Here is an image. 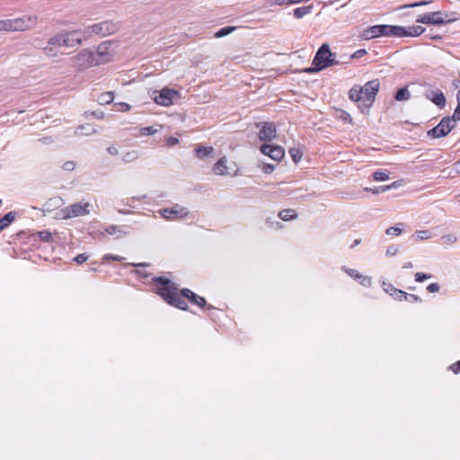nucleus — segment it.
<instances>
[{
    "mask_svg": "<svg viewBox=\"0 0 460 460\" xmlns=\"http://www.w3.org/2000/svg\"><path fill=\"white\" fill-rule=\"evenodd\" d=\"M430 278H431V275L426 274V273H422V272H417L415 274V280L417 282H422V281H424L426 279H429Z\"/></svg>",
    "mask_w": 460,
    "mask_h": 460,
    "instance_id": "nucleus-42",
    "label": "nucleus"
},
{
    "mask_svg": "<svg viewBox=\"0 0 460 460\" xmlns=\"http://www.w3.org/2000/svg\"><path fill=\"white\" fill-rule=\"evenodd\" d=\"M119 29V22H113L111 20H106V21H102L98 23L89 25V26L85 27L84 29V31L86 39H89L90 37H92L93 35H98V36H102V37L111 35V34H113L116 31H118Z\"/></svg>",
    "mask_w": 460,
    "mask_h": 460,
    "instance_id": "nucleus-4",
    "label": "nucleus"
},
{
    "mask_svg": "<svg viewBox=\"0 0 460 460\" xmlns=\"http://www.w3.org/2000/svg\"><path fill=\"white\" fill-rule=\"evenodd\" d=\"M430 3H431V0L415 2V3H412V4H409L402 5V6L400 7V9H405V8H412V7L422 6V5L429 4H430Z\"/></svg>",
    "mask_w": 460,
    "mask_h": 460,
    "instance_id": "nucleus-38",
    "label": "nucleus"
},
{
    "mask_svg": "<svg viewBox=\"0 0 460 460\" xmlns=\"http://www.w3.org/2000/svg\"><path fill=\"white\" fill-rule=\"evenodd\" d=\"M262 171L264 173H267V174L271 173L274 171V165L266 164L263 165Z\"/></svg>",
    "mask_w": 460,
    "mask_h": 460,
    "instance_id": "nucleus-52",
    "label": "nucleus"
},
{
    "mask_svg": "<svg viewBox=\"0 0 460 460\" xmlns=\"http://www.w3.org/2000/svg\"><path fill=\"white\" fill-rule=\"evenodd\" d=\"M151 96L155 103L167 107L172 104L173 100L179 96V93L173 89L164 88L159 92L154 91Z\"/></svg>",
    "mask_w": 460,
    "mask_h": 460,
    "instance_id": "nucleus-8",
    "label": "nucleus"
},
{
    "mask_svg": "<svg viewBox=\"0 0 460 460\" xmlns=\"http://www.w3.org/2000/svg\"><path fill=\"white\" fill-rule=\"evenodd\" d=\"M157 213L165 220H179L186 217L189 210L185 207L175 204L172 208L159 209Z\"/></svg>",
    "mask_w": 460,
    "mask_h": 460,
    "instance_id": "nucleus-9",
    "label": "nucleus"
},
{
    "mask_svg": "<svg viewBox=\"0 0 460 460\" xmlns=\"http://www.w3.org/2000/svg\"><path fill=\"white\" fill-rule=\"evenodd\" d=\"M236 29H237V27H235V26L224 27L215 33V37L222 38V37L227 36L230 33L234 32Z\"/></svg>",
    "mask_w": 460,
    "mask_h": 460,
    "instance_id": "nucleus-32",
    "label": "nucleus"
},
{
    "mask_svg": "<svg viewBox=\"0 0 460 460\" xmlns=\"http://www.w3.org/2000/svg\"><path fill=\"white\" fill-rule=\"evenodd\" d=\"M398 252L397 246H390L386 250V255L394 256Z\"/></svg>",
    "mask_w": 460,
    "mask_h": 460,
    "instance_id": "nucleus-54",
    "label": "nucleus"
},
{
    "mask_svg": "<svg viewBox=\"0 0 460 460\" xmlns=\"http://www.w3.org/2000/svg\"><path fill=\"white\" fill-rule=\"evenodd\" d=\"M88 259V256L85 254V253H81L79 255H77L76 257H75L74 261L77 263V264H82L84 263V261H86Z\"/></svg>",
    "mask_w": 460,
    "mask_h": 460,
    "instance_id": "nucleus-46",
    "label": "nucleus"
},
{
    "mask_svg": "<svg viewBox=\"0 0 460 460\" xmlns=\"http://www.w3.org/2000/svg\"><path fill=\"white\" fill-rule=\"evenodd\" d=\"M340 118L343 120V121H346V122H351L352 121V119L350 117V115L346 112V111H341V114L340 116Z\"/></svg>",
    "mask_w": 460,
    "mask_h": 460,
    "instance_id": "nucleus-55",
    "label": "nucleus"
},
{
    "mask_svg": "<svg viewBox=\"0 0 460 460\" xmlns=\"http://www.w3.org/2000/svg\"><path fill=\"white\" fill-rule=\"evenodd\" d=\"M450 368L455 372V373H458L460 372V360L455 364V365H452L450 367Z\"/></svg>",
    "mask_w": 460,
    "mask_h": 460,
    "instance_id": "nucleus-61",
    "label": "nucleus"
},
{
    "mask_svg": "<svg viewBox=\"0 0 460 460\" xmlns=\"http://www.w3.org/2000/svg\"><path fill=\"white\" fill-rule=\"evenodd\" d=\"M279 218H281L284 221H289V220L296 218L297 214H296V210L288 208V209H283V210L279 211Z\"/></svg>",
    "mask_w": 460,
    "mask_h": 460,
    "instance_id": "nucleus-24",
    "label": "nucleus"
},
{
    "mask_svg": "<svg viewBox=\"0 0 460 460\" xmlns=\"http://www.w3.org/2000/svg\"><path fill=\"white\" fill-rule=\"evenodd\" d=\"M397 186V182H394L390 185L382 186V190H389L391 189H394Z\"/></svg>",
    "mask_w": 460,
    "mask_h": 460,
    "instance_id": "nucleus-62",
    "label": "nucleus"
},
{
    "mask_svg": "<svg viewBox=\"0 0 460 460\" xmlns=\"http://www.w3.org/2000/svg\"><path fill=\"white\" fill-rule=\"evenodd\" d=\"M257 127H261L259 131V139L261 141L270 142L276 137L277 132L273 123L263 122L261 124H257Z\"/></svg>",
    "mask_w": 460,
    "mask_h": 460,
    "instance_id": "nucleus-12",
    "label": "nucleus"
},
{
    "mask_svg": "<svg viewBox=\"0 0 460 460\" xmlns=\"http://www.w3.org/2000/svg\"><path fill=\"white\" fill-rule=\"evenodd\" d=\"M105 231L109 234H115L117 233H120V230L119 229V227L117 226H109Z\"/></svg>",
    "mask_w": 460,
    "mask_h": 460,
    "instance_id": "nucleus-49",
    "label": "nucleus"
},
{
    "mask_svg": "<svg viewBox=\"0 0 460 460\" xmlns=\"http://www.w3.org/2000/svg\"><path fill=\"white\" fill-rule=\"evenodd\" d=\"M107 152L111 155H116L119 154V150L115 146H111L107 148Z\"/></svg>",
    "mask_w": 460,
    "mask_h": 460,
    "instance_id": "nucleus-58",
    "label": "nucleus"
},
{
    "mask_svg": "<svg viewBox=\"0 0 460 460\" xmlns=\"http://www.w3.org/2000/svg\"><path fill=\"white\" fill-rule=\"evenodd\" d=\"M10 20L0 21V31H11Z\"/></svg>",
    "mask_w": 460,
    "mask_h": 460,
    "instance_id": "nucleus-41",
    "label": "nucleus"
},
{
    "mask_svg": "<svg viewBox=\"0 0 460 460\" xmlns=\"http://www.w3.org/2000/svg\"><path fill=\"white\" fill-rule=\"evenodd\" d=\"M447 177L454 178L460 175V160L452 164L451 167L446 168L442 171Z\"/></svg>",
    "mask_w": 460,
    "mask_h": 460,
    "instance_id": "nucleus-22",
    "label": "nucleus"
},
{
    "mask_svg": "<svg viewBox=\"0 0 460 460\" xmlns=\"http://www.w3.org/2000/svg\"><path fill=\"white\" fill-rule=\"evenodd\" d=\"M36 23V17L23 16L22 18L10 20L12 24L11 31H25Z\"/></svg>",
    "mask_w": 460,
    "mask_h": 460,
    "instance_id": "nucleus-13",
    "label": "nucleus"
},
{
    "mask_svg": "<svg viewBox=\"0 0 460 460\" xmlns=\"http://www.w3.org/2000/svg\"><path fill=\"white\" fill-rule=\"evenodd\" d=\"M178 142H179V140L176 137H170L167 138V144L169 146H174V145L178 144Z\"/></svg>",
    "mask_w": 460,
    "mask_h": 460,
    "instance_id": "nucleus-60",
    "label": "nucleus"
},
{
    "mask_svg": "<svg viewBox=\"0 0 460 460\" xmlns=\"http://www.w3.org/2000/svg\"><path fill=\"white\" fill-rule=\"evenodd\" d=\"M90 203L77 202L61 209L59 216L64 219L84 216L90 213Z\"/></svg>",
    "mask_w": 460,
    "mask_h": 460,
    "instance_id": "nucleus-6",
    "label": "nucleus"
},
{
    "mask_svg": "<svg viewBox=\"0 0 460 460\" xmlns=\"http://www.w3.org/2000/svg\"><path fill=\"white\" fill-rule=\"evenodd\" d=\"M456 126V120L452 117H445L438 126L428 131V136L434 138L446 137Z\"/></svg>",
    "mask_w": 460,
    "mask_h": 460,
    "instance_id": "nucleus-7",
    "label": "nucleus"
},
{
    "mask_svg": "<svg viewBox=\"0 0 460 460\" xmlns=\"http://www.w3.org/2000/svg\"><path fill=\"white\" fill-rule=\"evenodd\" d=\"M409 302H421V298L414 294H408V299H406Z\"/></svg>",
    "mask_w": 460,
    "mask_h": 460,
    "instance_id": "nucleus-56",
    "label": "nucleus"
},
{
    "mask_svg": "<svg viewBox=\"0 0 460 460\" xmlns=\"http://www.w3.org/2000/svg\"><path fill=\"white\" fill-rule=\"evenodd\" d=\"M343 270H345V272H347L351 278H354V279H358V277H359V273L354 270V269H346V268H343Z\"/></svg>",
    "mask_w": 460,
    "mask_h": 460,
    "instance_id": "nucleus-50",
    "label": "nucleus"
},
{
    "mask_svg": "<svg viewBox=\"0 0 460 460\" xmlns=\"http://www.w3.org/2000/svg\"><path fill=\"white\" fill-rule=\"evenodd\" d=\"M114 106L118 111H128L130 110V105L126 102H116Z\"/></svg>",
    "mask_w": 460,
    "mask_h": 460,
    "instance_id": "nucleus-40",
    "label": "nucleus"
},
{
    "mask_svg": "<svg viewBox=\"0 0 460 460\" xmlns=\"http://www.w3.org/2000/svg\"><path fill=\"white\" fill-rule=\"evenodd\" d=\"M92 115L98 119H102L104 118V112L101 111H93Z\"/></svg>",
    "mask_w": 460,
    "mask_h": 460,
    "instance_id": "nucleus-59",
    "label": "nucleus"
},
{
    "mask_svg": "<svg viewBox=\"0 0 460 460\" xmlns=\"http://www.w3.org/2000/svg\"><path fill=\"white\" fill-rule=\"evenodd\" d=\"M425 97L439 108H444L447 102L444 93L438 89L427 90Z\"/></svg>",
    "mask_w": 460,
    "mask_h": 460,
    "instance_id": "nucleus-15",
    "label": "nucleus"
},
{
    "mask_svg": "<svg viewBox=\"0 0 460 460\" xmlns=\"http://www.w3.org/2000/svg\"><path fill=\"white\" fill-rule=\"evenodd\" d=\"M158 131L157 128H155L154 127H143L139 129V133L141 136H150L154 135Z\"/></svg>",
    "mask_w": 460,
    "mask_h": 460,
    "instance_id": "nucleus-36",
    "label": "nucleus"
},
{
    "mask_svg": "<svg viewBox=\"0 0 460 460\" xmlns=\"http://www.w3.org/2000/svg\"><path fill=\"white\" fill-rule=\"evenodd\" d=\"M261 152L270 156L272 160L280 161L285 155L284 148L280 146H273L270 144H264L260 148Z\"/></svg>",
    "mask_w": 460,
    "mask_h": 460,
    "instance_id": "nucleus-14",
    "label": "nucleus"
},
{
    "mask_svg": "<svg viewBox=\"0 0 460 460\" xmlns=\"http://www.w3.org/2000/svg\"><path fill=\"white\" fill-rule=\"evenodd\" d=\"M410 98H411V93L407 87H402V88L399 89L394 95V99L398 102L407 101Z\"/></svg>",
    "mask_w": 460,
    "mask_h": 460,
    "instance_id": "nucleus-27",
    "label": "nucleus"
},
{
    "mask_svg": "<svg viewBox=\"0 0 460 460\" xmlns=\"http://www.w3.org/2000/svg\"><path fill=\"white\" fill-rule=\"evenodd\" d=\"M447 17L448 15L442 12H431L420 15L416 22L424 24L440 25L446 23L447 21H451L450 19L447 20Z\"/></svg>",
    "mask_w": 460,
    "mask_h": 460,
    "instance_id": "nucleus-10",
    "label": "nucleus"
},
{
    "mask_svg": "<svg viewBox=\"0 0 460 460\" xmlns=\"http://www.w3.org/2000/svg\"><path fill=\"white\" fill-rule=\"evenodd\" d=\"M73 61L74 66L78 68L96 66V61L93 60V50L88 49H83L76 56L73 57Z\"/></svg>",
    "mask_w": 460,
    "mask_h": 460,
    "instance_id": "nucleus-11",
    "label": "nucleus"
},
{
    "mask_svg": "<svg viewBox=\"0 0 460 460\" xmlns=\"http://www.w3.org/2000/svg\"><path fill=\"white\" fill-rule=\"evenodd\" d=\"M289 155H291L295 163H298L303 156V153L299 148L292 147L289 149Z\"/></svg>",
    "mask_w": 460,
    "mask_h": 460,
    "instance_id": "nucleus-33",
    "label": "nucleus"
},
{
    "mask_svg": "<svg viewBox=\"0 0 460 460\" xmlns=\"http://www.w3.org/2000/svg\"><path fill=\"white\" fill-rule=\"evenodd\" d=\"M40 235H41V238L47 239V238L49 237L50 234L49 233L41 232Z\"/></svg>",
    "mask_w": 460,
    "mask_h": 460,
    "instance_id": "nucleus-64",
    "label": "nucleus"
},
{
    "mask_svg": "<svg viewBox=\"0 0 460 460\" xmlns=\"http://www.w3.org/2000/svg\"><path fill=\"white\" fill-rule=\"evenodd\" d=\"M384 290L388 293L390 296H393V294H395L397 288H394L392 284H387L385 282L383 283Z\"/></svg>",
    "mask_w": 460,
    "mask_h": 460,
    "instance_id": "nucleus-43",
    "label": "nucleus"
},
{
    "mask_svg": "<svg viewBox=\"0 0 460 460\" xmlns=\"http://www.w3.org/2000/svg\"><path fill=\"white\" fill-rule=\"evenodd\" d=\"M456 241L457 237L453 234H445L440 238V243L444 246L453 245L454 243H456Z\"/></svg>",
    "mask_w": 460,
    "mask_h": 460,
    "instance_id": "nucleus-31",
    "label": "nucleus"
},
{
    "mask_svg": "<svg viewBox=\"0 0 460 460\" xmlns=\"http://www.w3.org/2000/svg\"><path fill=\"white\" fill-rule=\"evenodd\" d=\"M227 159L226 156L221 157L213 166V172L217 175H227L229 172L226 165Z\"/></svg>",
    "mask_w": 460,
    "mask_h": 460,
    "instance_id": "nucleus-20",
    "label": "nucleus"
},
{
    "mask_svg": "<svg viewBox=\"0 0 460 460\" xmlns=\"http://www.w3.org/2000/svg\"><path fill=\"white\" fill-rule=\"evenodd\" d=\"M373 178H374L375 181H383L388 180L389 179V175H388V172L386 171H378V172H374Z\"/></svg>",
    "mask_w": 460,
    "mask_h": 460,
    "instance_id": "nucleus-35",
    "label": "nucleus"
},
{
    "mask_svg": "<svg viewBox=\"0 0 460 460\" xmlns=\"http://www.w3.org/2000/svg\"><path fill=\"white\" fill-rule=\"evenodd\" d=\"M139 157L138 151L137 150H129L123 154L122 161L126 164L132 163L136 161Z\"/></svg>",
    "mask_w": 460,
    "mask_h": 460,
    "instance_id": "nucleus-26",
    "label": "nucleus"
},
{
    "mask_svg": "<svg viewBox=\"0 0 460 460\" xmlns=\"http://www.w3.org/2000/svg\"><path fill=\"white\" fill-rule=\"evenodd\" d=\"M123 257H120L119 255H111V254H105L104 257H103V260H113V261H123Z\"/></svg>",
    "mask_w": 460,
    "mask_h": 460,
    "instance_id": "nucleus-51",
    "label": "nucleus"
},
{
    "mask_svg": "<svg viewBox=\"0 0 460 460\" xmlns=\"http://www.w3.org/2000/svg\"><path fill=\"white\" fill-rule=\"evenodd\" d=\"M383 24L371 26L363 31V37L369 40L383 36Z\"/></svg>",
    "mask_w": 460,
    "mask_h": 460,
    "instance_id": "nucleus-19",
    "label": "nucleus"
},
{
    "mask_svg": "<svg viewBox=\"0 0 460 460\" xmlns=\"http://www.w3.org/2000/svg\"><path fill=\"white\" fill-rule=\"evenodd\" d=\"M195 152L199 159H204L206 156L213 154L214 148L212 146H199L195 148Z\"/></svg>",
    "mask_w": 460,
    "mask_h": 460,
    "instance_id": "nucleus-23",
    "label": "nucleus"
},
{
    "mask_svg": "<svg viewBox=\"0 0 460 460\" xmlns=\"http://www.w3.org/2000/svg\"><path fill=\"white\" fill-rule=\"evenodd\" d=\"M379 87L380 83L377 79L368 81L363 86L355 85L349 91V98L358 102V109L362 112H367L373 105Z\"/></svg>",
    "mask_w": 460,
    "mask_h": 460,
    "instance_id": "nucleus-1",
    "label": "nucleus"
},
{
    "mask_svg": "<svg viewBox=\"0 0 460 460\" xmlns=\"http://www.w3.org/2000/svg\"><path fill=\"white\" fill-rule=\"evenodd\" d=\"M75 133L78 135L90 136L96 133V129L92 125L86 124L84 126H80Z\"/></svg>",
    "mask_w": 460,
    "mask_h": 460,
    "instance_id": "nucleus-30",
    "label": "nucleus"
},
{
    "mask_svg": "<svg viewBox=\"0 0 460 460\" xmlns=\"http://www.w3.org/2000/svg\"><path fill=\"white\" fill-rule=\"evenodd\" d=\"M62 167L65 171L71 172L75 170V163L74 161H67L63 164Z\"/></svg>",
    "mask_w": 460,
    "mask_h": 460,
    "instance_id": "nucleus-45",
    "label": "nucleus"
},
{
    "mask_svg": "<svg viewBox=\"0 0 460 460\" xmlns=\"http://www.w3.org/2000/svg\"><path fill=\"white\" fill-rule=\"evenodd\" d=\"M383 36L386 37H402L405 33L402 26L383 24Z\"/></svg>",
    "mask_w": 460,
    "mask_h": 460,
    "instance_id": "nucleus-18",
    "label": "nucleus"
},
{
    "mask_svg": "<svg viewBox=\"0 0 460 460\" xmlns=\"http://www.w3.org/2000/svg\"><path fill=\"white\" fill-rule=\"evenodd\" d=\"M86 40L84 29L61 30L59 31V48H75Z\"/></svg>",
    "mask_w": 460,
    "mask_h": 460,
    "instance_id": "nucleus-5",
    "label": "nucleus"
},
{
    "mask_svg": "<svg viewBox=\"0 0 460 460\" xmlns=\"http://www.w3.org/2000/svg\"><path fill=\"white\" fill-rule=\"evenodd\" d=\"M181 295L184 297L188 298L191 303L199 305V307H204L206 305V300L204 297L196 295L188 288H183L181 290Z\"/></svg>",
    "mask_w": 460,
    "mask_h": 460,
    "instance_id": "nucleus-17",
    "label": "nucleus"
},
{
    "mask_svg": "<svg viewBox=\"0 0 460 460\" xmlns=\"http://www.w3.org/2000/svg\"><path fill=\"white\" fill-rule=\"evenodd\" d=\"M366 54H367V50L366 49H358V50H357L356 52H354L350 56V59H352V58H359L365 56Z\"/></svg>",
    "mask_w": 460,
    "mask_h": 460,
    "instance_id": "nucleus-47",
    "label": "nucleus"
},
{
    "mask_svg": "<svg viewBox=\"0 0 460 460\" xmlns=\"http://www.w3.org/2000/svg\"><path fill=\"white\" fill-rule=\"evenodd\" d=\"M15 212H9L4 217L0 218V231L7 227L15 218Z\"/></svg>",
    "mask_w": 460,
    "mask_h": 460,
    "instance_id": "nucleus-25",
    "label": "nucleus"
},
{
    "mask_svg": "<svg viewBox=\"0 0 460 460\" xmlns=\"http://www.w3.org/2000/svg\"><path fill=\"white\" fill-rule=\"evenodd\" d=\"M394 299L402 301L404 299H408V294L401 289H397L395 294L392 296Z\"/></svg>",
    "mask_w": 460,
    "mask_h": 460,
    "instance_id": "nucleus-39",
    "label": "nucleus"
},
{
    "mask_svg": "<svg viewBox=\"0 0 460 460\" xmlns=\"http://www.w3.org/2000/svg\"><path fill=\"white\" fill-rule=\"evenodd\" d=\"M357 279H358V282L360 283V285L367 287V288L370 287L372 284V279L368 276H364V275L360 274Z\"/></svg>",
    "mask_w": 460,
    "mask_h": 460,
    "instance_id": "nucleus-37",
    "label": "nucleus"
},
{
    "mask_svg": "<svg viewBox=\"0 0 460 460\" xmlns=\"http://www.w3.org/2000/svg\"><path fill=\"white\" fill-rule=\"evenodd\" d=\"M415 236L417 240H427L431 238L432 234L429 230L417 231L415 233Z\"/></svg>",
    "mask_w": 460,
    "mask_h": 460,
    "instance_id": "nucleus-34",
    "label": "nucleus"
},
{
    "mask_svg": "<svg viewBox=\"0 0 460 460\" xmlns=\"http://www.w3.org/2000/svg\"><path fill=\"white\" fill-rule=\"evenodd\" d=\"M439 285L438 283H431L429 284L428 287H427V290L429 292V293H435V292H438L439 291Z\"/></svg>",
    "mask_w": 460,
    "mask_h": 460,
    "instance_id": "nucleus-48",
    "label": "nucleus"
},
{
    "mask_svg": "<svg viewBox=\"0 0 460 460\" xmlns=\"http://www.w3.org/2000/svg\"><path fill=\"white\" fill-rule=\"evenodd\" d=\"M452 118L456 121L460 120V103L457 104L456 109L455 110V112L452 116Z\"/></svg>",
    "mask_w": 460,
    "mask_h": 460,
    "instance_id": "nucleus-57",
    "label": "nucleus"
},
{
    "mask_svg": "<svg viewBox=\"0 0 460 460\" xmlns=\"http://www.w3.org/2000/svg\"><path fill=\"white\" fill-rule=\"evenodd\" d=\"M113 100H114V94L112 92L103 93L97 99L98 102L102 105L109 104V103L112 102Z\"/></svg>",
    "mask_w": 460,
    "mask_h": 460,
    "instance_id": "nucleus-29",
    "label": "nucleus"
},
{
    "mask_svg": "<svg viewBox=\"0 0 460 460\" xmlns=\"http://www.w3.org/2000/svg\"><path fill=\"white\" fill-rule=\"evenodd\" d=\"M367 190H370L372 191L374 194H378V193H381V192H385V190H382V186L381 187H378L375 190H372V189H366Z\"/></svg>",
    "mask_w": 460,
    "mask_h": 460,
    "instance_id": "nucleus-63",
    "label": "nucleus"
},
{
    "mask_svg": "<svg viewBox=\"0 0 460 460\" xmlns=\"http://www.w3.org/2000/svg\"><path fill=\"white\" fill-rule=\"evenodd\" d=\"M425 31V28L418 26L404 27V34L402 37H417L421 35Z\"/></svg>",
    "mask_w": 460,
    "mask_h": 460,
    "instance_id": "nucleus-21",
    "label": "nucleus"
},
{
    "mask_svg": "<svg viewBox=\"0 0 460 460\" xmlns=\"http://www.w3.org/2000/svg\"><path fill=\"white\" fill-rule=\"evenodd\" d=\"M333 56L334 54L332 53L329 45L323 44L313 59L314 67L306 68L305 71L306 73H317L329 66L339 65L340 62L333 58Z\"/></svg>",
    "mask_w": 460,
    "mask_h": 460,
    "instance_id": "nucleus-3",
    "label": "nucleus"
},
{
    "mask_svg": "<svg viewBox=\"0 0 460 460\" xmlns=\"http://www.w3.org/2000/svg\"><path fill=\"white\" fill-rule=\"evenodd\" d=\"M312 9H313V6L311 5H308V6H303V7H297L294 10V16L296 18V19H301L303 18L305 15L310 13L312 12Z\"/></svg>",
    "mask_w": 460,
    "mask_h": 460,
    "instance_id": "nucleus-28",
    "label": "nucleus"
},
{
    "mask_svg": "<svg viewBox=\"0 0 460 460\" xmlns=\"http://www.w3.org/2000/svg\"><path fill=\"white\" fill-rule=\"evenodd\" d=\"M93 60L96 66L108 62L111 59V54L107 51V47L99 46L96 50H93Z\"/></svg>",
    "mask_w": 460,
    "mask_h": 460,
    "instance_id": "nucleus-16",
    "label": "nucleus"
},
{
    "mask_svg": "<svg viewBox=\"0 0 460 460\" xmlns=\"http://www.w3.org/2000/svg\"><path fill=\"white\" fill-rule=\"evenodd\" d=\"M272 4L288 5L291 4V0H271Z\"/></svg>",
    "mask_w": 460,
    "mask_h": 460,
    "instance_id": "nucleus-53",
    "label": "nucleus"
},
{
    "mask_svg": "<svg viewBox=\"0 0 460 460\" xmlns=\"http://www.w3.org/2000/svg\"><path fill=\"white\" fill-rule=\"evenodd\" d=\"M154 280L158 285L157 294L169 305H174L181 310H187L188 305L183 299V296L177 293L175 284L169 279L158 277Z\"/></svg>",
    "mask_w": 460,
    "mask_h": 460,
    "instance_id": "nucleus-2",
    "label": "nucleus"
},
{
    "mask_svg": "<svg viewBox=\"0 0 460 460\" xmlns=\"http://www.w3.org/2000/svg\"><path fill=\"white\" fill-rule=\"evenodd\" d=\"M402 233V229L396 226H392L386 229L385 234L388 235H399Z\"/></svg>",
    "mask_w": 460,
    "mask_h": 460,
    "instance_id": "nucleus-44",
    "label": "nucleus"
}]
</instances>
